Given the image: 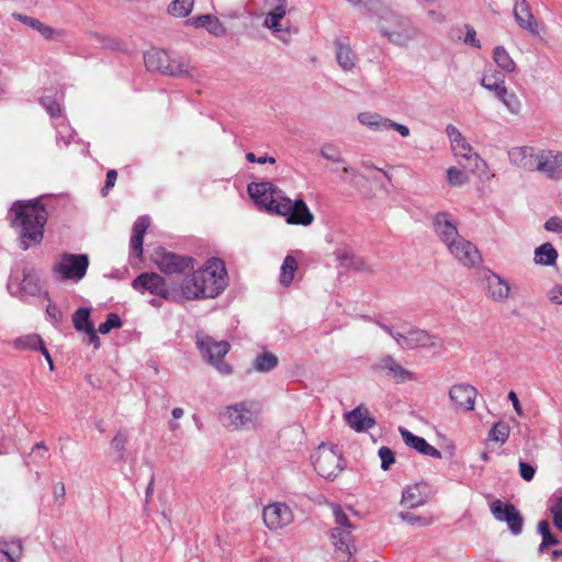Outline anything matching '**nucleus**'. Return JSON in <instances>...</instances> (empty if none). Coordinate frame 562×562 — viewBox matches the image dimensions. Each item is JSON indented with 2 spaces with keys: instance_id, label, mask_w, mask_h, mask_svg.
Instances as JSON below:
<instances>
[{
  "instance_id": "obj_1",
  "label": "nucleus",
  "mask_w": 562,
  "mask_h": 562,
  "mask_svg": "<svg viewBox=\"0 0 562 562\" xmlns=\"http://www.w3.org/2000/svg\"><path fill=\"white\" fill-rule=\"evenodd\" d=\"M12 227L23 250L42 243L48 212L37 200L18 201L11 207Z\"/></svg>"
},
{
  "instance_id": "obj_2",
  "label": "nucleus",
  "mask_w": 562,
  "mask_h": 562,
  "mask_svg": "<svg viewBox=\"0 0 562 562\" xmlns=\"http://www.w3.org/2000/svg\"><path fill=\"white\" fill-rule=\"evenodd\" d=\"M379 31L392 44L402 47L408 46L419 36V30L407 18L389 10L380 16Z\"/></svg>"
},
{
  "instance_id": "obj_3",
  "label": "nucleus",
  "mask_w": 562,
  "mask_h": 562,
  "mask_svg": "<svg viewBox=\"0 0 562 562\" xmlns=\"http://www.w3.org/2000/svg\"><path fill=\"white\" fill-rule=\"evenodd\" d=\"M144 63L149 71H159L170 76L193 78L195 68L184 58H172L167 52L153 48L144 54Z\"/></svg>"
},
{
  "instance_id": "obj_4",
  "label": "nucleus",
  "mask_w": 562,
  "mask_h": 562,
  "mask_svg": "<svg viewBox=\"0 0 562 562\" xmlns=\"http://www.w3.org/2000/svg\"><path fill=\"white\" fill-rule=\"evenodd\" d=\"M259 414L258 403L243 401L224 407L220 412V420L229 430L251 429L256 426Z\"/></svg>"
},
{
  "instance_id": "obj_5",
  "label": "nucleus",
  "mask_w": 562,
  "mask_h": 562,
  "mask_svg": "<svg viewBox=\"0 0 562 562\" xmlns=\"http://www.w3.org/2000/svg\"><path fill=\"white\" fill-rule=\"evenodd\" d=\"M195 342L202 357L216 370L223 374L228 375L232 373V367L222 359L228 353L231 346L225 340H215L213 337L203 331H198L195 335Z\"/></svg>"
},
{
  "instance_id": "obj_6",
  "label": "nucleus",
  "mask_w": 562,
  "mask_h": 562,
  "mask_svg": "<svg viewBox=\"0 0 562 562\" xmlns=\"http://www.w3.org/2000/svg\"><path fill=\"white\" fill-rule=\"evenodd\" d=\"M312 458L314 469L326 480H334L344 469L341 451L336 445H319Z\"/></svg>"
},
{
  "instance_id": "obj_7",
  "label": "nucleus",
  "mask_w": 562,
  "mask_h": 562,
  "mask_svg": "<svg viewBox=\"0 0 562 562\" xmlns=\"http://www.w3.org/2000/svg\"><path fill=\"white\" fill-rule=\"evenodd\" d=\"M200 273L203 277L201 282L206 297H216L227 286V272L223 260L218 258L209 259Z\"/></svg>"
},
{
  "instance_id": "obj_8",
  "label": "nucleus",
  "mask_w": 562,
  "mask_h": 562,
  "mask_svg": "<svg viewBox=\"0 0 562 562\" xmlns=\"http://www.w3.org/2000/svg\"><path fill=\"white\" fill-rule=\"evenodd\" d=\"M446 134L450 140L453 156L460 165L464 168L473 167L477 169L481 165H485L484 160L477 155L458 127L452 124L447 125Z\"/></svg>"
},
{
  "instance_id": "obj_9",
  "label": "nucleus",
  "mask_w": 562,
  "mask_h": 562,
  "mask_svg": "<svg viewBox=\"0 0 562 562\" xmlns=\"http://www.w3.org/2000/svg\"><path fill=\"white\" fill-rule=\"evenodd\" d=\"M380 326L402 349L434 347L436 345V337L431 336L426 330L406 326H404L402 330H396L384 324H380Z\"/></svg>"
},
{
  "instance_id": "obj_10",
  "label": "nucleus",
  "mask_w": 562,
  "mask_h": 562,
  "mask_svg": "<svg viewBox=\"0 0 562 562\" xmlns=\"http://www.w3.org/2000/svg\"><path fill=\"white\" fill-rule=\"evenodd\" d=\"M247 190L259 207L273 214L278 213L279 205L285 199L283 191L276 188L271 182H251Z\"/></svg>"
},
{
  "instance_id": "obj_11",
  "label": "nucleus",
  "mask_w": 562,
  "mask_h": 562,
  "mask_svg": "<svg viewBox=\"0 0 562 562\" xmlns=\"http://www.w3.org/2000/svg\"><path fill=\"white\" fill-rule=\"evenodd\" d=\"M88 267V255L65 252L54 262L53 270L63 279L78 282L86 276Z\"/></svg>"
},
{
  "instance_id": "obj_12",
  "label": "nucleus",
  "mask_w": 562,
  "mask_h": 562,
  "mask_svg": "<svg viewBox=\"0 0 562 562\" xmlns=\"http://www.w3.org/2000/svg\"><path fill=\"white\" fill-rule=\"evenodd\" d=\"M133 288L140 293L149 292L166 300L177 301V289L168 286L164 278L157 273H143L133 281Z\"/></svg>"
},
{
  "instance_id": "obj_13",
  "label": "nucleus",
  "mask_w": 562,
  "mask_h": 562,
  "mask_svg": "<svg viewBox=\"0 0 562 562\" xmlns=\"http://www.w3.org/2000/svg\"><path fill=\"white\" fill-rule=\"evenodd\" d=\"M277 214L284 216L291 225L310 226L314 222L313 213L302 199L291 200L285 196Z\"/></svg>"
},
{
  "instance_id": "obj_14",
  "label": "nucleus",
  "mask_w": 562,
  "mask_h": 562,
  "mask_svg": "<svg viewBox=\"0 0 562 562\" xmlns=\"http://www.w3.org/2000/svg\"><path fill=\"white\" fill-rule=\"evenodd\" d=\"M153 260L165 274H181L193 269L191 257L176 255L165 249H157Z\"/></svg>"
},
{
  "instance_id": "obj_15",
  "label": "nucleus",
  "mask_w": 562,
  "mask_h": 562,
  "mask_svg": "<svg viewBox=\"0 0 562 562\" xmlns=\"http://www.w3.org/2000/svg\"><path fill=\"white\" fill-rule=\"evenodd\" d=\"M490 509L496 520L507 524L513 535L517 536L522 531V516L513 504L496 499L491 503Z\"/></svg>"
},
{
  "instance_id": "obj_16",
  "label": "nucleus",
  "mask_w": 562,
  "mask_h": 562,
  "mask_svg": "<svg viewBox=\"0 0 562 562\" xmlns=\"http://www.w3.org/2000/svg\"><path fill=\"white\" fill-rule=\"evenodd\" d=\"M446 248L464 267H475L481 262V255L476 246L462 236L447 245Z\"/></svg>"
},
{
  "instance_id": "obj_17",
  "label": "nucleus",
  "mask_w": 562,
  "mask_h": 562,
  "mask_svg": "<svg viewBox=\"0 0 562 562\" xmlns=\"http://www.w3.org/2000/svg\"><path fill=\"white\" fill-rule=\"evenodd\" d=\"M262 518L267 528L276 531L292 524L294 516L286 504L277 502L263 508Z\"/></svg>"
},
{
  "instance_id": "obj_18",
  "label": "nucleus",
  "mask_w": 562,
  "mask_h": 562,
  "mask_svg": "<svg viewBox=\"0 0 562 562\" xmlns=\"http://www.w3.org/2000/svg\"><path fill=\"white\" fill-rule=\"evenodd\" d=\"M432 227L435 234L445 246L461 236L458 231L457 220L447 211H440L434 215Z\"/></svg>"
},
{
  "instance_id": "obj_19",
  "label": "nucleus",
  "mask_w": 562,
  "mask_h": 562,
  "mask_svg": "<svg viewBox=\"0 0 562 562\" xmlns=\"http://www.w3.org/2000/svg\"><path fill=\"white\" fill-rule=\"evenodd\" d=\"M476 396V389L468 383L454 384L449 390V400L457 411L472 412L475 407Z\"/></svg>"
},
{
  "instance_id": "obj_20",
  "label": "nucleus",
  "mask_w": 562,
  "mask_h": 562,
  "mask_svg": "<svg viewBox=\"0 0 562 562\" xmlns=\"http://www.w3.org/2000/svg\"><path fill=\"white\" fill-rule=\"evenodd\" d=\"M537 171L549 180H562V151L554 149H540Z\"/></svg>"
},
{
  "instance_id": "obj_21",
  "label": "nucleus",
  "mask_w": 562,
  "mask_h": 562,
  "mask_svg": "<svg viewBox=\"0 0 562 562\" xmlns=\"http://www.w3.org/2000/svg\"><path fill=\"white\" fill-rule=\"evenodd\" d=\"M430 496L431 487L425 482H419L403 490L401 505L407 509H414L425 505Z\"/></svg>"
},
{
  "instance_id": "obj_22",
  "label": "nucleus",
  "mask_w": 562,
  "mask_h": 562,
  "mask_svg": "<svg viewBox=\"0 0 562 562\" xmlns=\"http://www.w3.org/2000/svg\"><path fill=\"white\" fill-rule=\"evenodd\" d=\"M508 157L513 165L527 171H537L540 149L531 146L514 147L508 151Z\"/></svg>"
},
{
  "instance_id": "obj_23",
  "label": "nucleus",
  "mask_w": 562,
  "mask_h": 562,
  "mask_svg": "<svg viewBox=\"0 0 562 562\" xmlns=\"http://www.w3.org/2000/svg\"><path fill=\"white\" fill-rule=\"evenodd\" d=\"M486 293L495 302L504 303L510 296L509 282L497 273L488 271L484 278Z\"/></svg>"
},
{
  "instance_id": "obj_24",
  "label": "nucleus",
  "mask_w": 562,
  "mask_h": 562,
  "mask_svg": "<svg viewBox=\"0 0 562 562\" xmlns=\"http://www.w3.org/2000/svg\"><path fill=\"white\" fill-rule=\"evenodd\" d=\"M481 86L485 88L486 90L494 93V95L512 112H514L510 109V104L507 100L508 97V90L506 88L505 78L504 76L496 71H486L482 79H481Z\"/></svg>"
},
{
  "instance_id": "obj_25",
  "label": "nucleus",
  "mask_w": 562,
  "mask_h": 562,
  "mask_svg": "<svg viewBox=\"0 0 562 562\" xmlns=\"http://www.w3.org/2000/svg\"><path fill=\"white\" fill-rule=\"evenodd\" d=\"M344 419L357 432L369 430L375 425V420L370 415L369 409L362 405L344 414Z\"/></svg>"
},
{
  "instance_id": "obj_26",
  "label": "nucleus",
  "mask_w": 562,
  "mask_h": 562,
  "mask_svg": "<svg viewBox=\"0 0 562 562\" xmlns=\"http://www.w3.org/2000/svg\"><path fill=\"white\" fill-rule=\"evenodd\" d=\"M286 10L284 4H278L270 11L265 19V26L270 29L273 34L283 43H290L291 33L288 27H282L281 20L285 16Z\"/></svg>"
},
{
  "instance_id": "obj_27",
  "label": "nucleus",
  "mask_w": 562,
  "mask_h": 562,
  "mask_svg": "<svg viewBox=\"0 0 562 562\" xmlns=\"http://www.w3.org/2000/svg\"><path fill=\"white\" fill-rule=\"evenodd\" d=\"M398 431L401 434V437H402L404 443L407 447L418 451L419 453H422L424 456H428V457H431L435 459H441V457H442L441 452L438 449H436L435 447H432L431 445H429L424 438L414 435L413 432H411L408 429H406L404 427H400Z\"/></svg>"
},
{
  "instance_id": "obj_28",
  "label": "nucleus",
  "mask_w": 562,
  "mask_h": 562,
  "mask_svg": "<svg viewBox=\"0 0 562 562\" xmlns=\"http://www.w3.org/2000/svg\"><path fill=\"white\" fill-rule=\"evenodd\" d=\"M378 370L384 371L387 375L393 376L397 383H404L415 380L414 374L404 369L393 357L386 356L382 358L376 364Z\"/></svg>"
},
{
  "instance_id": "obj_29",
  "label": "nucleus",
  "mask_w": 562,
  "mask_h": 562,
  "mask_svg": "<svg viewBox=\"0 0 562 562\" xmlns=\"http://www.w3.org/2000/svg\"><path fill=\"white\" fill-rule=\"evenodd\" d=\"M514 18L521 29L530 32L531 34L538 33V23L526 0L516 1L514 7Z\"/></svg>"
},
{
  "instance_id": "obj_30",
  "label": "nucleus",
  "mask_w": 562,
  "mask_h": 562,
  "mask_svg": "<svg viewBox=\"0 0 562 562\" xmlns=\"http://www.w3.org/2000/svg\"><path fill=\"white\" fill-rule=\"evenodd\" d=\"M351 530L333 528L330 530V540L337 552H340L345 559L352 555L353 546L351 544Z\"/></svg>"
},
{
  "instance_id": "obj_31",
  "label": "nucleus",
  "mask_w": 562,
  "mask_h": 562,
  "mask_svg": "<svg viewBox=\"0 0 562 562\" xmlns=\"http://www.w3.org/2000/svg\"><path fill=\"white\" fill-rule=\"evenodd\" d=\"M335 46L336 60L339 67L346 72L352 71L357 63L356 53L352 50L349 44L341 41H336Z\"/></svg>"
},
{
  "instance_id": "obj_32",
  "label": "nucleus",
  "mask_w": 562,
  "mask_h": 562,
  "mask_svg": "<svg viewBox=\"0 0 562 562\" xmlns=\"http://www.w3.org/2000/svg\"><path fill=\"white\" fill-rule=\"evenodd\" d=\"M150 225V220L147 216H140L136 220L133 226V234L131 237V249L135 256L143 255V240L146 231Z\"/></svg>"
},
{
  "instance_id": "obj_33",
  "label": "nucleus",
  "mask_w": 562,
  "mask_h": 562,
  "mask_svg": "<svg viewBox=\"0 0 562 562\" xmlns=\"http://www.w3.org/2000/svg\"><path fill=\"white\" fill-rule=\"evenodd\" d=\"M22 553L23 544L20 539L0 540V562H18Z\"/></svg>"
},
{
  "instance_id": "obj_34",
  "label": "nucleus",
  "mask_w": 562,
  "mask_h": 562,
  "mask_svg": "<svg viewBox=\"0 0 562 562\" xmlns=\"http://www.w3.org/2000/svg\"><path fill=\"white\" fill-rule=\"evenodd\" d=\"M196 280L192 279V276H186L179 284H173L177 289V301L180 302L182 300H199L201 299V290L195 288Z\"/></svg>"
},
{
  "instance_id": "obj_35",
  "label": "nucleus",
  "mask_w": 562,
  "mask_h": 562,
  "mask_svg": "<svg viewBox=\"0 0 562 562\" xmlns=\"http://www.w3.org/2000/svg\"><path fill=\"white\" fill-rule=\"evenodd\" d=\"M190 23L196 27L206 29L211 34L215 36H223L226 33V29L223 23L211 14H204L190 20Z\"/></svg>"
},
{
  "instance_id": "obj_36",
  "label": "nucleus",
  "mask_w": 562,
  "mask_h": 562,
  "mask_svg": "<svg viewBox=\"0 0 562 562\" xmlns=\"http://www.w3.org/2000/svg\"><path fill=\"white\" fill-rule=\"evenodd\" d=\"M358 122L374 132L386 131L387 117L375 112H361L357 116Z\"/></svg>"
},
{
  "instance_id": "obj_37",
  "label": "nucleus",
  "mask_w": 562,
  "mask_h": 562,
  "mask_svg": "<svg viewBox=\"0 0 562 562\" xmlns=\"http://www.w3.org/2000/svg\"><path fill=\"white\" fill-rule=\"evenodd\" d=\"M558 252L550 243H544L535 250V262L542 266H552L555 263Z\"/></svg>"
},
{
  "instance_id": "obj_38",
  "label": "nucleus",
  "mask_w": 562,
  "mask_h": 562,
  "mask_svg": "<svg viewBox=\"0 0 562 562\" xmlns=\"http://www.w3.org/2000/svg\"><path fill=\"white\" fill-rule=\"evenodd\" d=\"M493 60L506 72H514L516 70V63L504 46H496L493 49Z\"/></svg>"
},
{
  "instance_id": "obj_39",
  "label": "nucleus",
  "mask_w": 562,
  "mask_h": 562,
  "mask_svg": "<svg viewBox=\"0 0 562 562\" xmlns=\"http://www.w3.org/2000/svg\"><path fill=\"white\" fill-rule=\"evenodd\" d=\"M278 357L269 351L257 355L252 361V367L257 372H269L278 366Z\"/></svg>"
},
{
  "instance_id": "obj_40",
  "label": "nucleus",
  "mask_w": 562,
  "mask_h": 562,
  "mask_svg": "<svg viewBox=\"0 0 562 562\" xmlns=\"http://www.w3.org/2000/svg\"><path fill=\"white\" fill-rule=\"evenodd\" d=\"M21 290L29 295H37L41 292V283L38 276L30 270L23 271L21 281Z\"/></svg>"
},
{
  "instance_id": "obj_41",
  "label": "nucleus",
  "mask_w": 562,
  "mask_h": 562,
  "mask_svg": "<svg viewBox=\"0 0 562 562\" xmlns=\"http://www.w3.org/2000/svg\"><path fill=\"white\" fill-rule=\"evenodd\" d=\"M14 347L19 349L40 350L45 347L43 339L36 334H30L19 337L13 342Z\"/></svg>"
},
{
  "instance_id": "obj_42",
  "label": "nucleus",
  "mask_w": 562,
  "mask_h": 562,
  "mask_svg": "<svg viewBox=\"0 0 562 562\" xmlns=\"http://www.w3.org/2000/svg\"><path fill=\"white\" fill-rule=\"evenodd\" d=\"M297 269V261L293 256H286L281 266L280 282L288 286L294 279V273Z\"/></svg>"
},
{
  "instance_id": "obj_43",
  "label": "nucleus",
  "mask_w": 562,
  "mask_h": 562,
  "mask_svg": "<svg viewBox=\"0 0 562 562\" xmlns=\"http://www.w3.org/2000/svg\"><path fill=\"white\" fill-rule=\"evenodd\" d=\"M319 155L322 158L336 165L345 164L340 148L334 143L328 142L323 144L319 148Z\"/></svg>"
},
{
  "instance_id": "obj_44",
  "label": "nucleus",
  "mask_w": 562,
  "mask_h": 562,
  "mask_svg": "<svg viewBox=\"0 0 562 562\" xmlns=\"http://www.w3.org/2000/svg\"><path fill=\"white\" fill-rule=\"evenodd\" d=\"M127 440V432L125 430H119L110 442V447L117 461L124 460Z\"/></svg>"
},
{
  "instance_id": "obj_45",
  "label": "nucleus",
  "mask_w": 562,
  "mask_h": 562,
  "mask_svg": "<svg viewBox=\"0 0 562 562\" xmlns=\"http://www.w3.org/2000/svg\"><path fill=\"white\" fill-rule=\"evenodd\" d=\"M194 0H175L168 8V12L178 18L189 15L193 9Z\"/></svg>"
},
{
  "instance_id": "obj_46",
  "label": "nucleus",
  "mask_w": 562,
  "mask_h": 562,
  "mask_svg": "<svg viewBox=\"0 0 562 562\" xmlns=\"http://www.w3.org/2000/svg\"><path fill=\"white\" fill-rule=\"evenodd\" d=\"M72 323L77 330L86 331L88 327H93L90 323V311L88 308H78L72 315Z\"/></svg>"
},
{
  "instance_id": "obj_47",
  "label": "nucleus",
  "mask_w": 562,
  "mask_h": 562,
  "mask_svg": "<svg viewBox=\"0 0 562 562\" xmlns=\"http://www.w3.org/2000/svg\"><path fill=\"white\" fill-rule=\"evenodd\" d=\"M509 437V427L507 424L496 423L488 432V440L504 443Z\"/></svg>"
},
{
  "instance_id": "obj_48",
  "label": "nucleus",
  "mask_w": 562,
  "mask_h": 562,
  "mask_svg": "<svg viewBox=\"0 0 562 562\" xmlns=\"http://www.w3.org/2000/svg\"><path fill=\"white\" fill-rule=\"evenodd\" d=\"M20 19L24 24L38 31L45 38H52L55 34V31L52 27L45 25L44 23L34 18L20 15Z\"/></svg>"
},
{
  "instance_id": "obj_49",
  "label": "nucleus",
  "mask_w": 562,
  "mask_h": 562,
  "mask_svg": "<svg viewBox=\"0 0 562 562\" xmlns=\"http://www.w3.org/2000/svg\"><path fill=\"white\" fill-rule=\"evenodd\" d=\"M397 517L411 525V526H418V527H425V526H429L431 522H432V519L431 518H426V517H422V516H417L413 513H409V512H400L397 514Z\"/></svg>"
},
{
  "instance_id": "obj_50",
  "label": "nucleus",
  "mask_w": 562,
  "mask_h": 562,
  "mask_svg": "<svg viewBox=\"0 0 562 562\" xmlns=\"http://www.w3.org/2000/svg\"><path fill=\"white\" fill-rule=\"evenodd\" d=\"M447 181L451 187H461L469 181V178L461 169L451 167L447 170Z\"/></svg>"
},
{
  "instance_id": "obj_51",
  "label": "nucleus",
  "mask_w": 562,
  "mask_h": 562,
  "mask_svg": "<svg viewBox=\"0 0 562 562\" xmlns=\"http://www.w3.org/2000/svg\"><path fill=\"white\" fill-rule=\"evenodd\" d=\"M122 326L121 318L115 313H110L106 317V321L99 325L98 331L102 335L109 334L114 328H120Z\"/></svg>"
},
{
  "instance_id": "obj_52",
  "label": "nucleus",
  "mask_w": 562,
  "mask_h": 562,
  "mask_svg": "<svg viewBox=\"0 0 562 562\" xmlns=\"http://www.w3.org/2000/svg\"><path fill=\"white\" fill-rule=\"evenodd\" d=\"M378 456L381 460V469L383 471H387L395 462L394 452L389 447H381L378 451Z\"/></svg>"
},
{
  "instance_id": "obj_53",
  "label": "nucleus",
  "mask_w": 562,
  "mask_h": 562,
  "mask_svg": "<svg viewBox=\"0 0 562 562\" xmlns=\"http://www.w3.org/2000/svg\"><path fill=\"white\" fill-rule=\"evenodd\" d=\"M550 510L554 526L562 532V496L554 501Z\"/></svg>"
},
{
  "instance_id": "obj_54",
  "label": "nucleus",
  "mask_w": 562,
  "mask_h": 562,
  "mask_svg": "<svg viewBox=\"0 0 562 562\" xmlns=\"http://www.w3.org/2000/svg\"><path fill=\"white\" fill-rule=\"evenodd\" d=\"M335 522L339 526L338 528L352 530L353 526L349 521L347 515L342 512L339 506L334 507Z\"/></svg>"
},
{
  "instance_id": "obj_55",
  "label": "nucleus",
  "mask_w": 562,
  "mask_h": 562,
  "mask_svg": "<svg viewBox=\"0 0 562 562\" xmlns=\"http://www.w3.org/2000/svg\"><path fill=\"white\" fill-rule=\"evenodd\" d=\"M40 102L52 117L58 116L60 114L59 104L53 98L43 97L41 98Z\"/></svg>"
},
{
  "instance_id": "obj_56",
  "label": "nucleus",
  "mask_w": 562,
  "mask_h": 562,
  "mask_svg": "<svg viewBox=\"0 0 562 562\" xmlns=\"http://www.w3.org/2000/svg\"><path fill=\"white\" fill-rule=\"evenodd\" d=\"M341 166L340 169L331 168V172H337L338 177L344 182H349V177H355L357 175V171L351 168L346 161L345 164H339Z\"/></svg>"
},
{
  "instance_id": "obj_57",
  "label": "nucleus",
  "mask_w": 562,
  "mask_h": 562,
  "mask_svg": "<svg viewBox=\"0 0 562 562\" xmlns=\"http://www.w3.org/2000/svg\"><path fill=\"white\" fill-rule=\"evenodd\" d=\"M464 27L467 32L463 42L474 48H481L482 45L480 40L476 38V32L474 27L469 24H465Z\"/></svg>"
},
{
  "instance_id": "obj_58",
  "label": "nucleus",
  "mask_w": 562,
  "mask_h": 562,
  "mask_svg": "<svg viewBox=\"0 0 562 562\" xmlns=\"http://www.w3.org/2000/svg\"><path fill=\"white\" fill-rule=\"evenodd\" d=\"M518 465H519L520 476L525 481L530 482L533 479L535 473H536L535 468L531 464L524 462V461H519Z\"/></svg>"
},
{
  "instance_id": "obj_59",
  "label": "nucleus",
  "mask_w": 562,
  "mask_h": 562,
  "mask_svg": "<svg viewBox=\"0 0 562 562\" xmlns=\"http://www.w3.org/2000/svg\"><path fill=\"white\" fill-rule=\"evenodd\" d=\"M544 228L549 232L560 233L562 234V218L558 216L550 217L544 223Z\"/></svg>"
},
{
  "instance_id": "obj_60",
  "label": "nucleus",
  "mask_w": 562,
  "mask_h": 562,
  "mask_svg": "<svg viewBox=\"0 0 562 562\" xmlns=\"http://www.w3.org/2000/svg\"><path fill=\"white\" fill-rule=\"evenodd\" d=\"M389 130L396 131L403 137H407L409 135V128L406 125L396 123L390 119L387 120V124H386V131H389Z\"/></svg>"
},
{
  "instance_id": "obj_61",
  "label": "nucleus",
  "mask_w": 562,
  "mask_h": 562,
  "mask_svg": "<svg viewBox=\"0 0 562 562\" xmlns=\"http://www.w3.org/2000/svg\"><path fill=\"white\" fill-rule=\"evenodd\" d=\"M548 297L555 304H562V285H555L548 292Z\"/></svg>"
},
{
  "instance_id": "obj_62",
  "label": "nucleus",
  "mask_w": 562,
  "mask_h": 562,
  "mask_svg": "<svg viewBox=\"0 0 562 562\" xmlns=\"http://www.w3.org/2000/svg\"><path fill=\"white\" fill-rule=\"evenodd\" d=\"M57 134V142L59 143L63 139L66 146L72 138V131L66 126H64L63 130L58 128Z\"/></svg>"
},
{
  "instance_id": "obj_63",
  "label": "nucleus",
  "mask_w": 562,
  "mask_h": 562,
  "mask_svg": "<svg viewBox=\"0 0 562 562\" xmlns=\"http://www.w3.org/2000/svg\"><path fill=\"white\" fill-rule=\"evenodd\" d=\"M116 178H117V172L115 170L112 169V170L108 171L106 180H105V186L102 189L103 195L106 194V190H109L110 188L114 187Z\"/></svg>"
},
{
  "instance_id": "obj_64",
  "label": "nucleus",
  "mask_w": 562,
  "mask_h": 562,
  "mask_svg": "<svg viewBox=\"0 0 562 562\" xmlns=\"http://www.w3.org/2000/svg\"><path fill=\"white\" fill-rule=\"evenodd\" d=\"M88 336V342L92 345L95 349L100 347V338L95 334L94 327H88L85 331Z\"/></svg>"
}]
</instances>
